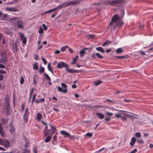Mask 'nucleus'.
Instances as JSON below:
<instances>
[{
	"label": "nucleus",
	"instance_id": "57",
	"mask_svg": "<svg viewBox=\"0 0 153 153\" xmlns=\"http://www.w3.org/2000/svg\"><path fill=\"white\" fill-rule=\"evenodd\" d=\"M111 48H109V49L106 50V52L107 53H108L111 52Z\"/></svg>",
	"mask_w": 153,
	"mask_h": 153
},
{
	"label": "nucleus",
	"instance_id": "44",
	"mask_svg": "<svg viewBox=\"0 0 153 153\" xmlns=\"http://www.w3.org/2000/svg\"><path fill=\"white\" fill-rule=\"evenodd\" d=\"M29 142L28 140L26 141V144L25 145V147H27L29 145Z\"/></svg>",
	"mask_w": 153,
	"mask_h": 153
},
{
	"label": "nucleus",
	"instance_id": "46",
	"mask_svg": "<svg viewBox=\"0 0 153 153\" xmlns=\"http://www.w3.org/2000/svg\"><path fill=\"white\" fill-rule=\"evenodd\" d=\"M121 119L123 121H126L127 120V118L125 117H121Z\"/></svg>",
	"mask_w": 153,
	"mask_h": 153
},
{
	"label": "nucleus",
	"instance_id": "56",
	"mask_svg": "<svg viewBox=\"0 0 153 153\" xmlns=\"http://www.w3.org/2000/svg\"><path fill=\"white\" fill-rule=\"evenodd\" d=\"M137 152V149H135L132 152H130V153H135Z\"/></svg>",
	"mask_w": 153,
	"mask_h": 153
},
{
	"label": "nucleus",
	"instance_id": "61",
	"mask_svg": "<svg viewBox=\"0 0 153 153\" xmlns=\"http://www.w3.org/2000/svg\"><path fill=\"white\" fill-rule=\"evenodd\" d=\"M95 55H96L94 53L92 54V55L91 57L93 59H95Z\"/></svg>",
	"mask_w": 153,
	"mask_h": 153
},
{
	"label": "nucleus",
	"instance_id": "18",
	"mask_svg": "<svg viewBox=\"0 0 153 153\" xmlns=\"http://www.w3.org/2000/svg\"><path fill=\"white\" fill-rule=\"evenodd\" d=\"M97 50L98 51H100L102 53H104L105 52V50L101 47H98L96 48Z\"/></svg>",
	"mask_w": 153,
	"mask_h": 153
},
{
	"label": "nucleus",
	"instance_id": "45",
	"mask_svg": "<svg viewBox=\"0 0 153 153\" xmlns=\"http://www.w3.org/2000/svg\"><path fill=\"white\" fill-rule=\"evenodd\" d=\"M0 134L1 136L2 137H4V136L5 134V132H3V131H0Z\"/></svg>",
	"mask_w": 153,
	"mask_h": 153
},
{
	"label": "nucleus",
	"instance_id": "21",
	"mask_svg": "<svg viewBox=\"0 0 153 153\" xmlns=\"http://www.w3.org/2000/svg\"><path fill=\"white\" fill-rule=\"evenodd\" d=\"M111 41H109L108 40H107L106 42H104L103 45H102V46H104L106 45H109V44H111Z\"/></svg>",
	"mask_w": 153,
	"mask_h": 153
},
{
	"label": "nucleus",
	"instance_id": "35",
	"mask_svg": "<svg viewBox=\"0 0 153 153\" xmlns=\"http://www.w3.org/2000/svg\"><path fill=\"white\" fill-rule=\"evenodd\" d=\"M24 81V80L23 79V77L22 76H21L20 79V83L21 84H22Z\"/></svg>",
	"mask_w": 153,
	"mask_h": 153
},
{
	"label": "nucleus",
	"instance_id": "10",
	"mask_svg": "<svg viewBox=\"0 0 153 153\" xmlns=\"http://www.w3.org/2000/svg\"><path fill=\"white\" fill-rule=\"evenodd\" d=\"M5 148H7L9 147L10 146V142L7 140H4V142L3 145Z\"/></svg>",
	"mask_w": 153,
	"mask_h": 153
},
{
	"label": "nucleus",
	"instance_id": "58",
	"mask_svg": "<svg viewBox=\"0 0 153 153\" xmlns=\"http://www.w3.org/2000/svg\"><path fill=\"white\" fill-rule=\"evenodd\" d=\"M60 53V51L58 50H56L54 52L55 54H58Z\"/></svg>",
	"mask_w": 153,
	"mask_h": 153
},
{
	"label": "nucleus",
	"instance_id": "15",
	"mask_svg": "<svg viewBox=\"0 0 153 153\" xmlns=\"http://www.w3.org/2000/svg\"><path fill=\"white\" fill-rule=\"evenodd\" d=\"M96 114L97 116L100 119H102L105 117V116L104 114L100 113H96Z\"/></svg>",
	"mask_w": 153,
	"mask_h": 153
},
{
	"label": "nucleus",
	"instance_id": "12",
	"mask_svg": "<svg viewBox=\"0 0 153 153\" xmlns=\"http://www.w3.org/2000/svg\"><path fill=\"white\" fill-rule=\"evenodd\" d=\"M136 141V140L135 137H134L131 138V142L130 143V146L132 147H133Z\"/></svg>",
	"mask_w": 153,
	"mask_h": 153
},
{
	"label": "nucleus",
	"instance_id": "31",
	"mask_svg": "<svg viewBox=\"0 0 153 153\" xmlns=\"http://www.w3.org/2000/svg\"><path fill=\"white\" fill-rule=\"evenodd\" d=\"M101 83H102V82L101 81L98 80V81H97L95 82L94 85L96 86H97L98 85L100 84Z\"/></svg>",
	"mask_w": 153,
	"mask_h": 153
},
{
	"label": "nucleus",
	"instance_id": "62",
	"mask_svg": "<svg viewBox=\"0 0 153 153\" xmlns=\"http://www.w3.org/2000/svg\"><path fill=\"white\" fill-rule=\"evenodd\" d=\"M107 101L108 102H111V103H114V102L113 101L110 100H109V99H107Z\"/></svg>",
	"mask_w": 153,
	"mask_h": 153
},
{
	"label": "nucleus",
	"instance_id": "43",
	"mask_svg": "<svg viewBox=\"0 0 153 153\" xmlns=\"http://www.w3.org/2000/svg\"><path fill=\"white\" fill-rule=\"evenodd\" d=\"M105 114L107 116H111L113 115V114L112 113L109 112H106L105 113Z\"/></svg>",
	"mask_w": 153,
	"mask_h": 153
},
{
	"label": "nucleus",
	"instance_id": "32",
	"mask_svg": "<svg viewBox=\"0 0 153 153\" xmlns=\"http://www.w3.org/2000/svg\"><path fill=\"white\" fill-rule=\"evenodd\" d=\"M68 46H65L63 47H62L61 49V51H65L66 49L67 48H68Z\"/></svg>",
	"mask_w": 153,
	"mask_h": 153
},
{
	"label": "nucleus",
	"instance_id": "59",
	"mask_svg": "<svg viewBox=\"0 0 153 153\" xmlns=\"http://www.w3.org/2000/svg\"><path fill=\"white\" fill-rule=\"evenodd\" d=\"M127 115V117L128 118V119H131V117H133V116L132 115H129V114H128V115Z\"/></svg>",
	"mask_w": 153,
	"mask_h": 153
},
{
	"label": "nucleus",
	"instance_id": "55",
	"mask_svg": "<svg viewBox=\"0 0 153 153\" xmlns=\"http://www.w3.org/2000/svg\"><path fill=\"white\" fill-rule=\"evenodd\" d=\"M23 153H30V152L28 150H24V152Z\"/></svg>",
	"mask_w": 153,
	"mask_h": 153
},
{
	"label": "nucleus",
	"instance_id": "36",
	"mask_svg": "<svg viewBox=\"0 0 153 153\" xmlns=\"http://www.w3.org/2000/svg\"><path fill=\"white\" fill-rule=\"evenodd\" d=\"M44 75L45 76L47 79L48 81H51L50 78L49 76L46 73H45L44 74Z\"/></svg>",
	"mask_w": 153,
	"mask_h": 153
},
{
	"label": "nucleus",
	"instance_id": "11",
	"mask_svg": "<svg viewBox=\"0 0 153 153\" xmlns=\"http://www.w3.org/2000/svg\"><path fill=\"white\" fill-rule=\"evenodd\" d=\"M5 10L7 11L11 12H16L19 11L16 7H6Z\"/></svg>",
	"mask_w": 153,
	"mask_h": 153
},
{
	"label": "nucleus",
	"instance_id": "28",
	"mask_svg": "<svg viewBox=\"0 0 153 153\" xmlns=\"http://www.w3.org/2000/svg\"><path fill=\"white\" fill-rule=\"evenodd\" d=\"M93 133H86L85 136L86 137H91L92 136Z\"/></svg>",
	"mask_w": 153,
	"mask_h": 153
},
{
	"label": "nucleus",
	"instance_id": "17",
	"mask_svg": "<svg viewBox=\"0 0 153 153\" xmlns=\"http://www.w3.org/2000/svg\"><path fill=\"white\" fill-rule=\"evenodd\" d=\"M7 61V59L5 57L2 58L0 59V63H2L4 64Z\"/></svg>",
	"mask_w": 153,
	"mask_h": 153
},
{
	"label": "nucleus",
	"instance_id": "49",
	"mask_svg": "<svg viewBox=\"0 0 153 153\" xmlns=\"http://www.w3.org/2000/svg\"><path fill=\"white\" fill-rule=\"evenodd\" d=\"M34 56V59L36 60H37L38 59V55L37 54L35 55Z\"/></svg>",
	"mask_w": 153,
	"mask_h": 153
},
{
	"label": "nucleus",
	"instance_id": "20",
	"mask_svg": "<svg viewBox=\"0 0 153 153\" xmlns=\"http://www.w3.org/2000/svg\"><path fill=\"white\" fill-rule=\"evenodd\" d=\"M51 138V136H48L46 138L45 140V143H48L50 140Z\"/></svg>",
	"mask_w": 153,
	"mask_h": 153
},
{
	"label": "nucleus",
	"instance_id": "14",
	"mask_svg": "<svg viewBox=\"0 0 153 153\" xmlns=\"http://www.w3.org/2000/svg\"><path fill=\"white\" fill-rule=\"evenodd\" d=\"M88 49V48H85L83 49L80 51L79 52V54L81 57L83 56L84 54L85 53V51Z\"/></svg>",
	"mask_w": 153,
	"mask_h": 153
},
{
	"label": "nucleus",
	"instance_id": "1",
	"mask_svg": "<svg viewBox=\"0 0 153 153\" xmlns=\"http://www.w3.org/2000/svg\"><path fill=\"white\" fill-rule=\"evenodd\" d=\"M122 23L120 17L118 15H115L112 18L111 22L109 23L108 28H110L111 30H114L117 26L121 25Z\"/></svg>",
	"mask_w": 153,
	"mask_h": 153
},
{
	"label": "nucleus",
	"instance_id": "25",
	"mask_svg": "<svg viewBox=\"0 0 153 153\" xmlns=\"http://www.w3.org/2000/svg\"><path fill=\"white\" fill-rule=\"evenodd\" d=\"M51 64L50 63H49L48 64V70L51 71L52 73H53V70H52V69L51 68Z\"/></svg>",
	"mask_w": 153,
	"mask_h": 153
},
{
	"label": "nucleus",
	"instance_id": "7",
	"mask_svg": "<svg viewBox=\"0 0 153 153\" xmlns=\"http://www.w3.org/2000/svg\"><path fill=\"white\" fill-rule=\"evenodd\" d=\"M5 102L6 103V110L7 114H10V100L9 98L8 97H6L5 99Z\"/></svg>",
	"mask_w": 153,
	"mask_h": 153
},
{
	"label": "nucleus",
	"instance_id": "33",
	"mask_svg": "<svg viewBox=\"0 0 153 153\" xmlns=\"http://www.w3.org/2000/svg\"><path fill=\"white\" fill-rule=\"evenodd\" d=\"M44 71V68L42 67H40V69L39 71V72L41 74Z\"/></svg>",
	"mask_w": 153,
	"mask_h": 153
},
{
	"label": "nucleus",
	"instance_id": "2",
	"mask_svg": "<svg viewBox=\"0 0 153 153\" xmlns=\"http://www.w3.org/2000/svg\"><path fill=\"white\" fill-rule=\"evenodd\" d=\"M49 125L51 127L50 130L48 129L47 126H45V127L44 131V136L45 137H46L48 135H49V136L52 135L56 130V128L51 125V124L50 123Z\"/></svg>",
	"mask_w": 153,
	"mask_h": 153
},
{
	"label": "nucleus",
	"instance_id": "40",
	"mask_svg": "<svg viewBox=\"0 0 153 153\" xmlns=\"http://www.w3.org/2000/svg\"><path fill=\"white\" fill-rule=\"evenodd\" d=\"M115 57L117 59H123V58H126L127 57L126 56H115Z\"/></svg>",
	"mask_w": 153,
	"mask_h": 153
},
{
	"label": "nucleus",
	"instance_id": "22",
	"mask_svg": "<svg viewBox=\"0 0 153 153\" xmlns=\"http://www.w3.org/2000/svg\"><path fill=\"white\" fill-rule=\"evenodd\" d=\"M78 56H76L75 58H73V61L71 63V64H73L74 63H75L76 62V61L77 60V59L78 58Z\"/></svg>",
	"mask_w": 153,
	"mask_h": 153
},
{
	"label": "nucleus",
	"instance_id": "16",
	"mask_svg": "<svg viewBox=\"0 0 153 153\" xmlns=\"http://www.w3.org/2000/svg\"><path fill=\"white\" fill-rule=\"evenodd\" d=\"M123 51V50L121 48H120L117 49L116 53L117 54H120L122 53Z\"/></svg>",
	"mask_w": 153,
	"mask_h": 153
},
{
	"label": "nucleus",
	"instance_id": "50",
	"mask_svg": "<svg viewBox=\"0 0 153 153\" xmlns=\"http://www.w3.org/2000/svg\"><path fill=\"white\" fill-rule=\"evenodd\" d=\"M34 89L33 88H32L31 89V91H30V95H32L33 93V91H34Z\"/></svg>",
	"mask_w": 153,
	"mask_h": 153
},
{
	"label": "nucleus",
	"instance_id": "37",
	"mask_svg": "<svg viewBox=\"0 0 153 153\" xmlns=\"http://www.w3.org/2000/svg\"><path fill=\"white\" fill-rule=\"evenodd\" d=\"M87 36L90 38H93L95 37V35L93 34H88L87 35Z\"/></svg>",
	"mask_w": 153,
	"mask_h": 153
},
{
	"label": "nucleus",
	"instance_id": "34",
	"mask_svg": "<svg viewBox=\"0 0 153 153\" xmlns=\"http://www.w3.org/2000/svg\"><path fill=\"white\" fill-rule=\"evenodd\" d=\"M135 136L136 137L140 138L141 136V135L140 133L137 132L135 133Z\"/></svg>",
	"mask_w": 153,
	"mask_h": 153
},
{
	"label": "nucleus",
	"instance_id": "9",
	"mask_svg": "<svg viewBox=\"0 0 153 153\" xmlns=\"http://www.w3.org/2000/svg\"><path fill=\"white\" fill-rule=\"evenodd\" d=\"M20 35V40L22 42V43L23 44L25 45L26 43L27 38L25 37L23 33H19Z\"/></svg>",
	"mask_w": 153,
	"mask_h": 153
},
{
	"label": "nucleus",
	"instance_id": "5",
	"mask_svg": "<svg viewBox=\"0 0 153 153\" xmlns=\"http://www.w3.org/2000/svg\"><path fill=\"white\" fill-rule=\"evenodd\" d=\"M124 2V0H112L108 2V4L111 5H116L122 4Z\"/></svg>",
	"mask_w": 153,
	"mask_h": 153
},
{
	"label": "nucleus",
	"instance_id": "27",
	"mask_svg": "<svg viewBox=\"0 0 153 153\" xmlns=\"http://www.w3.org/2000/svg\"><path fill=\"white\" fill-rule=\"evenodd\" d=\"M33 65V69L34 70H37L38 69V63L37 62H35Z\"/></svg>",
	"mask_w": 153,
	"mask_h": 153
},
{
	"label": "nucleus",
	"instance_id": "6",
	"mask_svg": "<svg viewBox=\"0 0 153 153\" xmlns=\"http://www.w3.org/2000/svg\"><path fill=\"white\" fill-rule=\"evenodd\" d=\"M61 85L62 88L59 86L57 87L58 91L62 93H66L68 90L67 85L64 83H62Z\"/></svg>",
	"mask_w": 153,
	"mask_h": 153
},
{
	"label": "nucleus",
	"instance_id": "63",
	"mask_svg": "<svg viewBox=\"0 0 153 153\" xmlns=\"http://www.w3.org/2000/svg\"><path fill=\"white\" fill-rule=\"evenodd\" d=\"M105 149V148H102L101 149H100L99 151H97L96 152L97 153H99L101 151L104 150Z\"/></svg>",
	"mask_w": 153,
	"mask_h": 153
},
{
	"label": "nucleus",
	"instance_id": "60",
	"mask_svg": "<svg viewBox=\"0 0 153 153\" xmlns=\"http://www.w3.org/2000/svg\"><path fill=\"white\" fill-rule=\"evenodd\" d=\"M8 15L7 14H4L2 15L1 16L3 17L4 18H5Z\"/></svg>",
	"mask_w": 153,
	"mask_h": 153
},
{
	"label": "nucleus",
	"instance_id": "29",
	"mask_svg": "<svg viewBox=\"0 0 153 153\" xmlns=\"http://www.w3.org/2000/svg\"><path fill=\"white\" fill-rule=\"evenodd\" d=\"M66 70L70 73H74V70L72 69H69L68 68V67H67L66 68Z\"/></svg>",
	"mask_w": 153,
	"mask_h": 153
},
{
	"label": "nucleus",
	"instance_id": "51",
	"mask_svg": "<svg viewBox=\"0 0 153 153\" xmlns=\"http://www.w3.org/2000/svg\"><path fill=\"white\" fill-rule=\"evenodd\" d=\"M6 73V72L4 70H1L0 71V73H1L2 74H4Z\"/></svg>",
	"mask_w": 153,
	"mask_h": 153
},
{
	"label": "nucleus",
	"instance_id": "24",
	"mask_svg": "<svg viewBox=\"0 0 153 153\" xmlns=\"http://www.w3.org/2000/svg\"><path fill=\"white\" fill-rule=\"evenodd\" d=\"M10 133L11 134H13L14 132L15 129L12 126H10Z\"/></svg>",
	"mask_w": 153,
	"mask_h": 153
},
{
	"label": "nucleus",
	"instance_id": "42",
	"mask_svg": "<svg viewBox=\"0 0 153 153\" xmlns=\"http://www.w3.org/2000/svg\"><path fill=\"white\" fill-rule=\"evenodd\" d=\"M137 142V143L139 144H143V141L142 139L141 140H138Z\"/></svg>",
	"mask_w": 153,
	"mask_h": 153
},
{
	"label": "nucleus",
	"instance_id": "47",
	"mask_svg": "<svg viewBox=\"0 0 153 153\" xmlns=\"http://www.w3.org/2000/svg\"><path fill=\"white\" fill-rule=\"evenodd\" d=\"M43 29L45 30H46L47 29V27L44 24L42 25Z\"/></svg>",
	"mask_w": 153,
	"mask_h": 153
},
{
	"label": "nucleus",
	"instance_id": "64",
	"mask_svg": "<svg viewBox=\"0 0 153 153\" xmlns=\"http://www.w3.org/2000/svg\"><path fill=\"white\" fill-rule=\"evenodd\" d=\"M33 152L34 153H37V151L36 150V149L35 148H34L33 150Z\"/></svg>",
	"mask_w": 153,
	"mask_h": 153
},
{
	"label": "nucleus",
	"instance_id": "38",
	"mask_svg": "<svg viewBox=\"0 0 153 153\" xmlns=\"http://www.w3.org/2000/svg\"><path fill=\"white\" fill-rule=\"evenodd\" d=\"M115 117L117 118H121V116L120 114H115Z\"/></svg>",
	"mask_w": 153,
	"mask_h": 153
},
{
	"label": "nucleus",
	"instance_id": "23",
	"mask_svg": "<svg viewBox=\"0 0 153 153\" xmlns=\"http://www.w3.org/2000/svg\"><path fill=\"white\" fill-rule=\"evenodd\" d=\"M24 119L26 122H27L28 119V114H25L24 115Z\"/></svg>",
	"mask_w": 153,
	"mask_h": 153
},
{
	"label": "nucleus",
	"instance_id": "30",
	"mask_svg": "<svg viewBox=\"0 0 153 153\" xmlns=\"http://www.w3.org/2000/svg\"><path fill=\"white\" fill-rule=\"evenodd\" d=\"M96 55L99 58L102 59L103 58V56L100 55L99 53H95Z\"/></svg>",
	"mask_w": 153,
	"mask_h": 153
},
{
	"label": "nucleus",
	"instance_id": "53",
	"mask_svg": "<svg viewBox=\"0 0 153 153\" xmlns=\"http://www.w3.org/2000/svg\"><path fill=\"white\" fill-rule=\"evenodd\" d=\"M137 117H136L133 116V117L131 118V119H130L132 121H134V119H137Z\"/></svg>",
	"mask_w": 153,
	"mask_h": 153
},
{
	"label": "nucleus",
	"instance_id": "48",
	"mask_svg": "<svg viewBox=\"0 0 153 153\" xmlns=\"http://www.w3.org/2000/svg\"><path fill=\"white\" fill-rule=\"evenodd\" d=\"M4 142V140H2L1 138H0V145H2L3 144Z\"/></svg>",
	"mask_w": 153,
	"mask_h": 153
},
{
	"label": "nucleus",
	"instance_id": "13",
	"mask_svg": "<svg viewBox=\"0 0 153 153\" xmlns=\"http://www.w3.org/2000/svg\"><path fill=\"white\" fill-rule=\"evenodd\" d=\"M60 132L62 134L64 135L65 137H69L70 136V134L69 133L64 131H61Z\"/></svg>",
	"mask_w": 153,
	"mask_h": 153
},
{
	"label": "nucleus",
	"instance_id": "39",
	"mask_svg": "<svg viewBox=\"0 0 153 153\" xmlns=\"http://www.w3.org/2000/svg\"><path fill=\"white\" fill-rule=\"evenodd\" d=\"M38 32H39V33L40 34H42L43 33V30L42 29V27H40L39 28V30L38 31Z\"/></svg>",
	"mask_w": 153,
	"mask_h": 153
},
{
	"label": "nucleus",
	"instance_id": "54",
	"mask_svg": "<svg viewBox=\"0 0 153 153\" xmlns=\"http://www.w3.org/2000/svg\"><path fill=\"white\" fill-rule=\"evenodd\" d=\"M36 96V94H34L33 95V98H32V102H33V101H34V100H35V98Z\"/></svg>",
	"mask_w": 153,
	"mask_h": 153
},
{
	"label": "nucleus",
	"instance_id": "26",
	"mask_svg": "<svg viewBox=\"0 0 153 153\" xmlns=\"http://www.w3.org/2000/svg\"><path fill=\"white\" fill-rule=\"evenodd\" d=\"M13 48L16 51H17L18 50L17 45L16 44H13Z\"/></svg>",
	"mask_w": 153,
	"mask_h": 153
},
{
	"label": "nucleus",
	"instance_id": "19",
	"mask_svg": "<svg viewBox=\"0 0 153 153\" xmlns=\"http://www.w3.org/2000/svg\"><path fill=\"white\" fill-rule=\"evenodd\" d=\"M42 117V116L41 114L39 113H38L37 114L36 116V118L38 120L40 121Z\"/></svg>",
	"mask_w": 153,
	"mask_h": 153
},
{
	"label": "nucleus",
	"instance_id": "52",
	"mask_svg": "<svg viewBox=\"0 0 153 153\" xmlns=\"http://www.w3.org/2000/svg\"><path fill=\"white\" fill-rule=\"evenodd\" d=\"M42 59L43 62L44 64H46L47 63V61L43 57L42 58Z\"/></svg>",
	"mask_w": 153,
	"mask_h": 153
},
{
	"label": "nucleus",
	"instance_id": "3",
	"mask_svg": "<svg viewBox=\"0 0 153 153\" xmlns=\"http://www.w3.org/2000/svg\"><path fill=\"white\" fill-rule=\"evenodd\" d=\"M79 2L78 1L75 0V1H71L68 3H65L62 5H60L58 7L53 9L54 11L58 9H61L64 8L70 5H75L79 4Z\"/></svg>",
	"mask_w": 153,
	"mask_h": 153
},
{
	"label": "nucleus",
	"instance_id": "4",
	"mask_svg": "<svg viewBox=\"0 0 153 153\" xmlns=\"http://www.w3.org/2000/svg\"><path fill=\"white\" fill-rule=\"evenodd\" d=\"M17 18L10 19V20L12 21V22L18 26V27L19 28H22L23 27V22L21 21L14 20L16 19H18Z\"/></svg>",
	"mask_w": 153,
	"mask_h": 153
},
{
	"label": "nucleus",
	"instance_id": "41",
	"mask_svg": "<svg viewBox=\"0 0 153 153\" xmlns=\"http://www.w3.org/2000/svg\"><path fill=\"white\" fill-rule=\"evenodd\" d=\"M111 117L110 116L106 117L105 119L106 122H107L108 121H109L111 120Z\"/></svg>",
	"mask_w": 153,
	"mask_h": 153
},
{
	"label": "nucleus",
	"instance_id": "8",
	"mask_svg": "<svg viewBox=\"0 0 153 153\" xmlns=\"http://www.w3.org/2000/svg\"><path fill=\"white\" fill-rule=\"evenodd\" d=\"M68 65L63 62H61L57 64V68H66L68 67Z\"/></svg>",
	"mask_w": 153,
	"mask_h": 153
}]
</instances>
